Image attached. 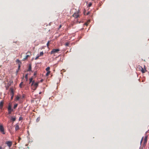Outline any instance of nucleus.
I'll return each instance as SVG.
<instances>
[{
    "instance_id": "obj_1",
    "label": "nucleus",
    "mask_w": 149,
    "mask_h": 149,
    "mask_svg": "<svg viewBox=\"0 0 149 149\" xmlns=\"http://www.w3.org/2000/svg\"><path fill=\"white\" fill-rule=\"evenodd\" d=\"M38 82H37L34 83V81H33L31 85V86H33L35 87L33 89V90H35L36 89V88L38 86Z\"/></svg>"
},
{
    "instance_id": "obj_2",
    "label": "nucleus",
    "mask_w": 149,
    "mask_h": 149,
    "mask_svg": "<svg viewBox=\"0 0 149 149\" xmlns=\"http://www.w3.org/2000/svg\"><path fill=\"white\" fill-rule=\"evenodd\" d=\"M59 51V49H53L51 52V54H54L56 53H57Z\"/></svg>"
},
{
    "instance_id": "obj_3",
    "label": "nucleus",
    "mask_w": 149,
    "mask_h": 149,
    "mask_svg": "<svg viewBox=\"0 0 149 149\" xmlns=\"http://www.w3.org/2000/svg\"><path fill=\"white\" fill-rule=\"evenodd\" d=\"M72 16L75 18H77L79 17V15L78 13H74L73 14Z\"/></svg>"
},
{
    "instance_id": "obj_4",
    "label": "nucleus",
    "mask_w": 149,
    "mask_h": 149,
    "mask_svg": "<svg viewBox=\"0 0 149 149\" xmlns=\"http://www.w3.org/2000/svg\"><path fill=\"white\" fill-rule=\"evenodd\" d=\"M6 144L8 146L10 147L12 146V143L11 141H8L6 142Z\"/></svg>"
},
{
    "instance_id": "obj_5",
    "label": "nucleus",
    "mask_w": 149,
    "mask_h": 149,
    "mask_svg": "<svg viewBox=\"0 0 149 149\" xmlns=\"http://www.w3.org/2000/svg\"><path fill=\"white\" fill-rule=\"evenodd\" d=\"M0 131L1 132H3V134H4V128L2 125H0Z\"/></svg>"
},
{
    "instance_id": "obj_6",
    "label": "nucleus",
    "mask_w": 149,
    "mask_h": 149,
    "mask_svg": "<svg viewBox=\"0 0 149 149\" xmlns=\"http://www.w3.org/2000/svg\"><path fill=\"white\" fill-rule=\"evenodd\" d=\"M3 104V102L2 101L0 102V109H2Z\"/></svg>"
},
{
    "instance_id": "obj_7",
    "label": "nucleus",
    "mask_w": 149,
    "mask_h": 149,
    "mask_svg": "<svg viewBox=\"0 0 149 149\" xmlns=\"http://www.w3.org/2000/svg\"><path fill=\"white\" fill-rule=\"evenodd\" d=\"M8 113L9 114H11L12 112L13 111V109L12 108L8 109Z\"/></svg>"
},
{
    "instance_id": "obj_8",
    "label": "nucleus",
    "mask_w": 149,
    "mask_h": 149,
    "mask_svg": "<svg viewBox=\"0 0 149 149\" xmlns=\"http://www.w3.org/2000/svg\"><path fill=\"white\" fill-rule=\"evenodd\" d=\"M16 62L18 63H19V68H20V64L21 63V62L20 61L19 59H17L16 60Z\"/></svg>"
},
{
    "instance_id": "obj_9",
    "label": "nucleus",
    "mask_w": 149,
    "mask_h": 149,
    "mask_svg": "<svg viewBox=\"0 0 149 149\" xmlns=\"http://www.w3.org/2000/svg\"><path fill=\"white\" fill-rule=\"evenodd\" d=\"M31 70V64H29V68L27 71H30Z\"/></svg>"
},
{
    "instance_id": "obj_10",
    "label": "nucleus",
    "mask_w": 149,
    "mask_h": 149,
    "mask_svg": "<svg viewBox=\"0 0 149 149\" xmlns=\"http://www.w3.org/2000/svg\"><path fill=\"white\" fill-rule=\"evenodd\" d=\"M147 141V136H146L144 138V143L146 144V143Z\"/></svg>"
},
{
    "instance_id": "obj_11",
    "label": "nucleus",
    "mask_w": 149,
    "mask_h": 149,
    "mask_svg": "<svg viewBox=\"0 0 149 149\" xmlns=\"http://www.w3.org/2000/svg\"><path fill=\"white\" fill-rule=\"evenodd\" d=\"M19 126L18 125H16L15 127V130L16 131L17 130H19Z\"/></svg>"
},
{
    "instance_id": "obj_12",
    "label": "nucleus",
    "mask_w": 149,
    "mask_h": 149,
    "mask_svg": "<svg viewBox=\"0 0 149 149\" xmlns=\"http://www.w3.org/2000/svg\"><path fill=\"white\" fill-rule=\"evenodd\" d=\"M11 120H12L13 121H14L16 120V118L15 117H11Z\"/></svg>"
},
{
    "instance_id": "obj_13",
    "label": "nucleus",
    "mask_w": 149,
    "mask_h": 149,
    "mask_svg": "<svg viewBox=\"0 0 149 149\" xmlns=\"http://www.w3.org/2000/svg\"><path fill=\"white\" fill-rule=\"evenodd\" d=\"M140 67L141 68V70L142 72L143 73H145V71L143 69V68L141 67Z\"/></svg>"
},
{
    "instance_id": "obj_14",
    "label": "nucleus",
    "mask_w": 149,
    "mask_h": 149,
    "mask_svg": "<svg viewBox=\"0 0 149 149\" xmlns=\"http://www.w3.org/2000/svg\"><path fill=\"white\" fill-rule=\"evenodd\" d=\"M50 69V67H48L46 68V70L47 71H49V70Z\"/></svg>"
},
{
    "instance_id": "obj_15",
    "label": "nucleus",
    "mask_w": 149,
    "mask_h": 149,
    "mask_svg": "<svg viewBox=\"0 0 149 149\" xmlns=\"http://www.w3.org/2000/svg\"><path fill=\"white\" fill-rule=\"evenodd\" d=\"M33 78H31L30 79H29V82H30V83H31V82H32L33 81H33Z\"/></svg>"
},
{
    "instance_id": "obj_16",
    "label": "nucleus",
    "mask_w": 149,
    "mask_h": 149,
    "mask_svg": "<svg viewBox=\"0 0 149 149\" xmlns=\"http://www.w3.org/2000/svg\"><path fill=\"white\" fill-rule=\"evenodd\" d=\"M43 54L44 53H43V52H40V55L39 56H42L43 55Z\"/></svg>"
},
{
    "instance_id": "obj_17",
    "label": "nucleus",
    "mask_w": 149,
    "mask_h": 149,
    "mask_svg": "<svg viewBox=\"0 0 149 149\" xmlns=\"http://www.w3.org/2000/svg\"><path fill=\"white\" fill-rule=\"evenodd\" d=\"M17 104H15L14 106V108L15 109L17 107Z\"/></svg>"
},
{
    "instance_id": "obj_18",
    "label": "nucleus",
    "mask_w": 149,
    "mask_h": 149,
    "mask_svg": "<svg viewBox=\"0 0 149 149\" xmlns=\"http://www.w3.org/2000/svg\"><path fill=\"white\" fill-rule=\"evenodd\" d=\"M10 108H11V104H9L8 105V109Z\"/></svg>"
},
{
    "instance_id": "obj_19",
    "label": "nucleus",
    "mask_w": 149,
    "mask_h": 149,
    "mask_svg": "<svg viewBox=\"0 0 149 149\" xmlns=\"http://www.w3.org/2000/svg\"><path fill=\"white\" fill-rule=\"evenodd\" d=\"M50 71H48L47 73H46V76H48L49 75V74L50 73Z\"/></svg>"
},
{
    "instance_id": "obj_20",
    "label": "nucleus",
    "mask_w": 149,
    "mask_h": 149,
    "mask_svg": "<svg viewBox=\"0 0 149 149\" xmlns=\"http://www.w3.org/2000/svg\"><path fill=\"white\" fill-rule=\"evenodd\" d=\"M23 84V82H21L20 83V84L19 86V87L20 88H22V85Z\"/></svg>"
},
{
    "instance_id": "obj_21",
    "label": "nucleus",
    "mask_w": 149,
    "mask_h": 149,
    "mask_svg": "<svg viewBox=\"0 0 149 149\" xmlns=\"http://www.w3.org/2000/svg\"><path fill=\"white\" fill-rule=\"evenodd\" d=\"M25 78L26 79V80L28 79V74H26L25 76Z\"/></svg>"
},
{
    "instance_id": "obj_22",
    "label": "nucleus",
    "mask_w": 149,
    "mask_h": 149,
    "mask_svg": "<svg viewBox=\"0 0 149 149\" xmlns=\"http://www.w3.org/2000/svg\"><path fill=\"white\" fill-rule=\"evenodd\" d=\"M29 56L28 55H26L25 58H24V59H26L27 58L29 57Z\"/></svg>"
},
{
    "instance_id": "obj_23",
    "label": "nucleus",
    "mask_w": 149,
    "mask_h": 149,
    "mask_svg": "<svg viewBox=\"0 0 149 149\" xmlns=\"http://www.w3.org/2000/svg\"><path fill=\"white\" fill-rule=\"evenodd\" d=\"M19 96H17L16 97V100H19Z\"/></svg>"
},
{
    "instance_id": "obj_24",
    "label": "nucleus",
    "mask_w": 149,
    "mask_h": 149,
    "mask_svg": "<svg viewBox=\"0 0 149 149\" xmlns=\"http://www.w3.org/2000/svg\"><path fill=\"white\" fill-rule=\"evenodd\" d=\"M40 120V118L38 117L37 118V119H36V121L37 122H38Z\"/></svg>"
},
{
    "instance_id": "obj_25",
    "label": "nucleus",
    "mask_w": 149,
    "mask_h": 149,
    "mask_svg": "<svg viewBox=\"0 0 149 149\" xmlns=\"http://www.w3.org/2000/svg\"><path fill=\"white\" fill-rule=\"evenodd\" d=\"M92 3H90L88 4V7H90V6L92 5Z\"/></svg>"
},
{
    "instance_id": "obj_26",
    "label": "nucleus",
    "mask_w": 149,
    "mask_h": 149,
    "mask_svg": "<svg viewBox=\"0 0 149 149\" xmlns=\"http://www.w3.org/2000/svg\"><path fill=\"white\" fill-rule=\"evenodd\" d=\"M23 119V118L22 117H20L19 118V120H22Z\"/></svg>"
},
{
    "instance_id": "obj_27",
    "label": "nucleus",
    "mask_w": 149,
    "mask_h": 149,
    "mask_svg": "<svg viewBox=\"0 0 149 149\" xmlns=\"http://www.w3.org/2000/svg\"><path fill=\"white\" fill-rule=\"evenodd\" d=\"M39 56H37L35 58V60H37L38 58H39Z\"/></svg>"
},
{
    "instance_id": "obj_28",
    "label": "nucleus",
    "mask_w": 149,
    "mask_h": 149,
    "mask_svg": "<svg viewBox=\"0 0 149 149\" xmlns=\"http://www.w3.org/2000/svg\"><path fill=\"white\" fill-rule=\"evenodd\" d=\"M49 41H48V42H47V46L48 47V46H49Z\"/></svg>"
},
{
    "instance_id": "obj_29",
    "label": "nucleus",
    "mask_w": 149,
    "mask_h": 149,
    "mask_svg": "<svg viewBox=\"0 0 149 149\" xmlns=\"http://www.w3.org/2000/svg\"><path fill=\"white\" fill-rule=\"evenodd\" d=\"M69 43H65V45L66 46H68V45H69Z\"/></svg>"
},
{
    "instance_id": "obj_30",
    "label": "nucleus",
    "mask_w": 149,
    "mask_h": 149,
    "mask_svg": "<svg viewBox=\"0 0 149 149\" xmlns=\"http://www.w3.org/2000/svg\"><path fill=\"white\" fill-rule=\"evenodd\" d=\"M143 137L141 139V143L143 140Z\"/></svg>"
},
{
    "instance_id": "obj_31",
    "label": "nucleus",
    "mask_w": 149,
    "mask_h": 149,
    "mask_svg": "<svg viewBox=\"0 0 149 149\" xmlns=\"http://www.w3.org/2000/svg\"><path fill=\"white\" fill-rule=\"evenodd\" d=\"M88 23L87 22L85 23H84V25H86V26H87L88 25Z\"/></svg>"
},
{
    "instance_id": "obj_32",
    "label": "nucleus",
    "mask_w": 149,
    "mask_h": 149,
    "mask_svg": "<svg viewBox=\"0 0 149 149\" xmlns=\"http://www.w3.org/2000/svg\"><path fill=\"white\" fill-rule=\"evenodd\" d=\"M36 74V72H34V75L35 76Z\"/></svg>"
},
{
    "instance_id": "obj_33",
    "label": "nucleus",
    "mask_w": 149,
    "mask_h": 149,
    "mask_svg": "<svg viewBox=\"0 0 149 149\" xmlns=\"http://www.w3.org/2000/svg\"><path fill=\"white\" fill-rule=\"evenodd\" d=\"M90 22V20H88L87 22V23H88V24L89 23V22Z\"/></svg>"
},
{
    "instance_id": "obj_34",
    "label": "nucleus",
    "mask_w": 149,
    "mask_h": 149,
    "mask_svg": "<svg viewBox=\"0 0 149 149\" xmlns=\"http://www.w3.org/2000/svg\"><path fill=\"white\" fill-rule=\"evenodd\" d=\"M13 95L11 97V99H13Z\"/></svg>"
},
{
    "instance_id": "obj_35",
    "label": "nucleus",
    "mask_w": 149,
    "mask_h": 149,
    "mask_svg": "<svg viewBox=\"0 0 149 149\" xmlns=\"http://www.w3.org/2000/svg\"><path fill=\"white\" fill-rule=\"evenodd\" d=\"M21 139V138H20L19 137V139H18L19 141V140H20Z\"/></svg>"
},
{
    "instance_id": "obj_36",
    "label": "nucleus",
    "mask_w": 149,
    "mask_h": 149,
    "mask_svg": "<svg viewBox=\"0 0 149 149\" xmlns=\"http://www.w3.org/2000/svg\"><path fill=\"white\" fill-rule=\"evenodd\" d=\"M89 14V12H88L87 13L86 15H88Z\"/></svg>"
},
{
    "instance_id": "obj_37",
    "label": "nucleus",
    "mask_w": 149,
    "mask_h": 149,
    "mask_svg": "<svg viewBox=\"0 0 149 149\" xmlns=\"http://www.w3.org/2000/svg\"><path fill=\"white\" fill-rule=\"evenodd\" d=\"M0 149H3L2 147L1 146H0Z\"/></svg>"
},
{
    "instance_id": "obj_38",
    "label": "nucleus",
    "mask_w": 149,
    "mask_h": 149,
    "mask_svg": "<svg viewBox=\"0 0 149 149\" xmlns=\"http://www.w3.org/2000/svg\"><path fill=\"white\" fill-rule=\"evenodd\" d=\"M43 81V79H41V81H41V82H42V81Z\"/></svg>"
},
{
    "instance_id": "obj_39",
    "label": "nucleus",
    "mask_w": 149,
    "mask_h": 149,
    "mask_svg": "<svg viewBox=\"0 0 149 149\" xmlns=\"http://www.w3.org/2000/svg\"><path fill=\"white\" fill-rule=\"evenodd\" d=\"M61 26L60 25L59 27V28H60L61 27Z\"/></svg>"
},
{
    "instance_id": "obj_40",
    "label": "nucleus",
    "mask_w": 149,
    "mask_h": 149,
    "mask_svg": "<svg viewBox=\"0 0 149 149\" xmlns=\"http://www.w3.org/2000/svg\"><path fill=\"white\" fill-rule=\"evenodd\" d=\"M15 42L16 43V42Z\"/></svg>"
},
{
    "instance_id": "obj_41",
    "label": "nucleus",
    "mask_w": 149,
    "mask_h": 149,
    "mask_svg": "<svg viewBox=\"0 0 149 149\" xmlns=\"http://www.w3.org/2000/svg\"><path fill=\"white\" fill-rule=\"evenodd\" d=\"M15 42L16 43V42Z\"/></svg>"
},
{
    "instance_id": "obj_42",
    "label": "nucleus",
    "mask_w": 149,
    "mask_h": 149,
    "mask_svg": "<svg viewBox=\"0 0 149 149\" xmlns=\"http://www.w3.org/2000/svg\"><path fill=\"white\" fill-rule=\"evenodd\" d=\"M15 42L16 43V42Z\"/></svg>"
},
{
    "instance_id": "obj_43",
    "label": "nucleus",
    "mask_w": 149,
    "mask_h": 149,
    "mask_svg": "<svg viewBox=\"0 0 149 149\" xmlns=\"http://www.w3.org/2000/svg\"><path fill=\"white\" fill-rule=\"evenodd\" d=\"M41 92H40V93H39V94H41Z\"/></svg>"
}]
</instances>
